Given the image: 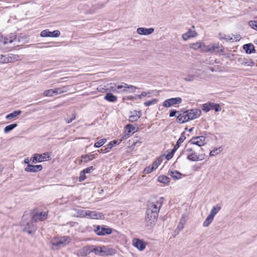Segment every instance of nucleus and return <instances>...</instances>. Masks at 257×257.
I'll list each match as a JSON object with an SVG mask.
<instances>
[{
	"instance_id": "obj_1",
	"label": "nucleus",
	"mask_w": 257,
	"mask_h": 257,
	"mask_svg": "<svg viewBox=\"0 0 257 257\" xmlns=\"http://www.w3.org/2000/svg\"><path fill=\"white\" fill-rule=\"evenodd\" d=\"M190 48L194 50H197L198 49H200L202 52H206L213 53L216 52L223 51L222 49H220L221 46L218 43L211 44L209 45H205L204 43L201 42H197L196 43H191L190 45Z\"/></svg>"
},
{
	"instance_id": "obj_2",
	"label": "nucleus",
	"mask_w": 257,
	"mask_h": 257,
	"mask_svg": "<svg viewBox=\"0 0 257 257\" xmlns=\"http://www.w3.org/2000/svg\"><path fill=\"white\" fill-rule=\"evenodd\" d=\"M187 159L191 161L197 162L205 159L206 155L204 153L197 154L196 149L194 148H187L185 151Z\"/></svg>"
},
{
	"instance_id": "obj_3",
	"label": "nucleus",
	"mask_w": 257,
	"mask_h": 257,
	"mask_svg": "<svg viewBox=\"0 0 257 257\" xmlns=\"http://www.w3.org/2000/svg\"><path fill=\"white\" fill-rule=\"evenodd\" d=\"M163 202L164 198L159 197L155 200L148 202L146 211L159 215L160 210L163 204Z\"/></svg>"
},
{
	"instance_id": "obj_4",
	"label": "nucleus",
	"mask_w": 257,
	"mask_h": 257,
	"mask_svg": "<svg viewBox=\"0 0 257 257\" xmlns=\"http://www.w3.org/2000/svg\"><path fill=\"white\" fill-rule=\"evenodd\" d=\"M71 241V238L67 236L55 237L51 241V243L56 249L64 247Z\"/></svg>"
},
{
	"instance_id": "obj_5",
	"label": "nucleus",
	"mask_w": 257,
	"mask_h": 257,
	"mask_svg": "<svg viewBox=\"0 0 257 257\" xmlns=\"http://www.w3.org/2000/svg\"><path fill=\"white\" fill-rule=\"evenodd\" d=\"M116 250L108 246H98L95 247L94 254L99 256H109L114 255Z\"/></svg>"
},
{
	"instance_id": "obj_6",
	"label": "nucleus",
	"mask_w": 257,
	"mask_h": 257,
	"mask_svg": "<svg viewBox=\"0 0 257 257\" xmlns=\"http://www.w3.org/2000/svg\"><path fill=\"white\" fill-rule=\"evenodd\" d=\"M32 215L31 213H25L22 217V225L24 226L23 230L28 234L32 232Z\"/></svg>"
},
{
	"instance_id": "obj_7",
	"label": "nucleus",
	"mask_w": 257,
	"mask_h": 257,
	"mask_svg": "<svg viewBox=\"0 0 257 257\" xmlns=\"http://www.w3.org/2000/svg\"><path fill=\"white\" fill-rule=\"evenodd\" d=\"M145 223L146 226L151 228L156 223L158 218V214L148 212L146 211Z\"/></svg>"
},
{
	"instance_id": "obj_8",
	"label": "nucleus",
	"mask_w": 257,
	"mask_h": 257,
	"mask_svg": "<svg viewBox=\"0 0 257 257\" xmlns=\"http://www.w3.org/2000/svg\"><path fill=\"white\" fill-rule=\"evenodd\" d=\"M137 89V87L132 85H129L125 83H121L120 84H118L117 89L118 93H130L135 92L136 90Z\"/></svg>"
},
{
	"instance_id": "obj_9",
	"label": "nucleus",
	"mask_w": 257,
	"mask_h": 257,
	"mask_svg": "<svg viewBox=\"0 0 257 257\" xmlns=\"http://www.w3.org/2000/svg\"><path fill=\"white\" fill-rule=\"evenodd\" d=\"M18 41H19V39L14 35L9 38L2 36L0 37V48L6 45L12 43H14L15 46H17V42Z\"/></svg>"
},
{
	"instance_id": "obj_10",
	"label": "nucleus",
	"mask_w": 257,
	"mask_h": 257,
	"mask_svg": "<svg viewBox=\"0 0 257 257\" xmlns=\"http://www.w3.org/2000/svg\"><path fill=\"white\" fill-rule=\"evenodd\" d=\"M50 154L48 152L42 154H35L33 155V164L46 161L50 160Z\"/></svg>"
},
{
	"instance_id": "obj_11",
	"label": "nucleus",
	"mask_w": 257,
	"mask_h": 257,
	"mask_svg": "<svg viewBox=\"0 0 257 257\" xmlns=\"http://www.w3.org/2000/svg\"><path fill=\"white\" fill-rule=\"evenodd\" d=\"M94 231L98 235L103 236L106 234H110L112 230L110 228H105L104 226L97 225L94 229Z\"/></svg>"
},
{
	"instance_id": "obj_12",
	"label": "nucleus",
	"mask_w": 257,
	"mask_h": 257,
	"mask_svg": "<svg viewBox=\"0 0 257 257\" xmlns=\"http://www.w3.org/2000/svg\"><path fill=\"white\" fill-rule=\"evenodd\" d=\"M188 113L187 119L189 120L195 119L201 115V111L199 109H192L186 111Z\"/></svg>"
},
{
	"instance_id": "obj_13",
	"label": "nucleus",
	"mask_w": 257,
	"mask_h": 257,
	"mask_svg": "<svg viewBox=\"0 0 257 257\" xmlns=\"http://www.w3.org/2000/svg\"><path fill=\"white\" fill-rule=\"evenodd\" d=\"M182 102L181 97H175L165 100L163 102V106L165 107H169L172 105L179 104Z\"/></svg>"
},
{
	"instance_id": "obj_14",
	"label": "nucleus",
	"mask_w": 257,
	"mask_h": 257,
	"mask_svg": "<svg viewBox=\"0 0 257 257\" xmlns=\"http://www.w3.org/2000/svg\"><path fill=\"white\" fill-rule=\"evenodd\" d=\"M189 143L192 145L202 147L206 144L205 137L204 136L193 137L190 140Z\"/></svg>"
},
{
	"instance_id": "obj_15",
	"label": "nucleus",
	"mask_w": 257,
	"mask_h": 257,
	"mask_svg": "<svg viewBox=\"0 0 257 257\" xmlns=\"http://www.w3.org/2000/svg\"><path fill=\"white\" fill-rule=\"evenodd\" d=\"M202 109L206 112L213 109L215 110V111H219L221 110V108L218 104L209 103L208 104L205 103L203 104Z\"/></svg>"
},
{
	"instance_id": "obj_16",
	"label": "nucleus",
	"mask_w": 257,
	"mask_h": 257,
	"mask_svg": "<svg viewBox=\"0 0 257 257\" xmlns=\"http://www.w3.org/2000/svg\"><path fill=\"white\" fill-rule=\"evenodd\" d=\"M60 35V32L58 30H55L53 32H50L46 29L41 32L40 36L42 37H58Z\"/></svg>"
},
{
	"instance_id": "obj_17",
	"label": "nucleus",
	"mask_w": 257,
	"mask_h": 257,
	"mask_svg": "<svg viewBox=\"0 0 257 257\" xmlns=\"http://www.w3.org/2000/svg\"><path fill=\"white\" fill-rule=\"evenodd\" d=\"M84 213L86 215V218L89 219H101L103 217L102 213L95 211L87 210V212Z\"/></svg>"
},
{
	"instance_id": "obj_18",
	"label": "nucleus",
	"mask_w": 257,
	"mask_h": 257,
	"mask_svg": "<svg viewBox=\"0 0 257 257\" xmlns=\"http://www.w3.org/2000/svg\"><path fill=\"white\" fill-rule=\"evenodd\" d=\"M47 217V213L46 212H40L33 210V221L39 220L43 221L46 219Z\"/></svg>"
},
{
	"instance_id": "obj_19",
	"label": "nucleus",
	"mask_w": 257,
	"mask_h": 257,
	"mask_svg": "<svg viewBox=\"0 0 257 257\" xmlns=\"http://www.w3.org/2000/svg\"><path fill=\"white\" fill-rule=\"evenodd\" d=\"M133 244L140 251L144 250L146 246V243L143 240L137 238L133 239Z\"/></svg>"
},
{
	"instance_id": "obj_20",
	"label": "nucleus",
	"mask_w": 257,
	"mask_h": 257,
	"mask_svg": "<svg viewBox=\"0 0 257 257\" xmlns=\"http://www.w3.org/2000/svg\"><path fill=\"white\" fill-rule=\"evenodd\" d=\"M124 134L122 137V140L126 139L130 136L131 133L133 134L136 131V127L130 124H127L125 127Z\"/></svg>"
},
{
	"instance_id": "obj_21",
	"label": "nucleus",
	"mask_w": 257,
	"mask_h": 257,
	"mask_svg": "<svg viewBox=\"0 0 257 257\" xmlns=\"http://www.w3.org/2000/svg\"><path fill=\"white\" fill-rule=\"evenodd\" d=\"M137 32L140 35H149L154 32V29L153 28H145L140 27L137 29Z\"/></svg>"
},
{
	"instance_id": "obj_22",
	"label": "nucleus",
	"mask_w": 257,
	"mask_h": 257,
	"mask_svg": "<svg viewBox=\"0 0 257 257\" xmlns=\"http://www.w3.org/2000/svg\"><path fill=\"white\" fill-rule=\"evenodd\" d=\"M95 247L92 245L86 246L84 247L81 251L82 255L86 256L91 252L94 253Z\"/></svg>"
},
{
	"instance_id": "obj_23",
	"label": "nucleus",
	"mask_w": 257,
	"mask_h": 257,
	"mask_svg": "<svg viewBox=\"0 0 257 257\" xmlns=\"http://www.w3.org/2000/svg\"><path fill=\"white\" fill-rule=\"evenodd\" d=\"M141 113L140 111H134L131 112V114L129 116L128 120L133 122L137 121L141 117Z\"/></svg>"
},
{
	"instance_id": "obj_24",
	"label": "nucleus",
	"mask_w": 257,
	"mask_h": 257,
	"mask_svg": "<svg viewBox=\"0 0 257 257\" xmlns=\"http://www.w3.org/2000/svg\"><path fill=\"white\" fill-rule=\"evenodd\" d=\"M19 57L17 55L10 54L5 55V63L14 62L19 60Z\"/></svg>"
},
{
	"instance_id": "obj_25",
	"label": "nucleus",
	"mask_w": 257,
	"mask_h": 257,
	"mask_svg": "<svg viewBox=\"0 0 257 257\" xmlns=\"http://www.w3.org/2000/svg\"><path fill=\"white\" fill-rule=\"evenodd\" d=\"M197 35V34L195 31L189 30L187 32L183 34L182 37L183 40L187 41L189 38L195 37Z\"/></svg>"
},
{
	"instance_id": "obj_26",
	"label": "nucleus",
	"mask_w": 257,
	"mask_h": 257,
	"mask_svg": "<svg viewBox=\"0 0 257 257\" xmlns=\"http://www.w3.org/2000/svg\"><path fill=\"white\" fill-rule=\"evenodd\" d=\"M238 61L241 65L244 66H252L254 65V62L250 59L244 58H240Z\"/></svg>"
},
{
	"instance_id": "obj_27",
	"label": "nucleus",
	"mask_w": 257,
	"mask_h": 257,
	"mask_svg": "<svg viewBox=\"0 0 257 257\" xmlns=\"http://www.w3.org/2000/svg\"><path fill=\"white\" fill-rule=\"evenodd\" d=\"M188 113L184 111L177 116V121L180 123H183L188 121L187 117Z\"/></svg>"
},
{
	"instance_id": "obj_28",
	"label": "nucleus",
	"mask_w": 257,
	"mask_h": 257,
	"mask_svg": "<svg viewBox=\"0 0 257 257\" xmlns=\"http://www.w3.org/2000/svg\"><path fill=\"white\" fill-rule=\"evenodd\" d=\"M97 154H90V155H82L81 156V158L84 159L83 161L82 160H80V163L84 162V163H87L89 162V161H91L93 159H95L96 157Z\"/></svg>"
},
{
	"instance_id": "obj_29",
	"label": "nucleus",
	"mask_w": 257,
	"mask_h": 257,
	"mask_svg": "<svg viewBox=\"0 0 257 257\" xmlns=\"http://www.w3.org/2000/svg\"><path fill=\"white\" fill-rule=\"evenodd\" d=\"M243 49L247 54H251L255 51L254 46L251 44H245L243 46Z\"/></svg>"
},
{
	"instance_id": "obj_30",
	"label": "nucleus",
	"mask_w": 257,
	"mask_h": 257,
	"mask_svg": "<svg viewBox=\"0 0 257 257\" xmlns=\"http://www.w3.org/2000/svg\"><path fill=\"white\" fill-rule=\"evenodd\" d=\"M104 99L107 101L114 102L117 100V97L111 93H107L104 96Z\"/></svg>"
},
{
	"instance_id": "obj_31",
	"label": "nucleus",
	"mask_w": 257,
	"mask_h": 257,
	"mask_svg": "<svg viewBox=\"0 0 257 257\" xmlns=\"http://www.w3.org/2000/svg\"><path fill=\"white\" fill-rule=\"evenodd\" d=\"M220 209L221 207L219 205L214 206L211 209L209 215L213 217H214L215 215L217 214V213L220 211Z\"/></svg>"
},
{
	"instance_id": "obj_32",
	"label": "nucleus",
	"mask_w": 257,
	"mask_h": 257,
	"mask_svg": "<svg viewBox=\"0 0 257 257\" xmlns=\"http://www.w3.org/2000/svg\"><path fill=\"white\" fill-rule=\"evenodd\" d=\"M21 110H16L13 112L6 115V118L7 119H12L14 118L17 117L21 113Z\"/></svg>"
},
{
	"instance_id": "obj_33",
	"label": "nucleus",
	"mask_w": 257,
	"mask_h": 257,
	"mask_svg": "<svg viewBox=\"0 0 257 257\" xmlns=\"http://www.w3.org/2000/svg\"><path fill=\"white\" fill-rule=\"evenodd\" d=\"M186 139V137L185 136V133H182L180 137L178 139V141L177 142L176 144L174 146V149L175 150H177V149L179 147L180 145L184 141V140Z\"/></svg>"
},
{
	"instance_id": "obj_34",
	"label": "nucleus",
	"mask_w": 257,
	"mask_h": 257,
	"mask_svg": "<svg viewBox=\"0 0 257 257\" xmlns=\"http://www.w3.org/2000/svg\"><path fill=\"white\" fill-rule=\"evenodd\" d=\"M214 219V217L208 215V216L205 219V221L203 223V226L204 227H208L209 226L211 222L213 221Z\"/></svg>"
},
{
	"instance_id": "obj_35",
	"label": "nucleus",
	"mask_w": 257,
	"mask_h": 257,
	"mask_svg": "<svg viewBox=\"0 0 257 257\" xmlns=\"http://www.w3.org/2000/svg\"><path fill=\"white\" fill-rule=\"evenodd\" d=\"M186 223V220L185 217L182 216L180 220L179 223L178 225L177 229L179 230V231L182 230L185 224Z\"/></svg>"
},
{
	"instance_id": "obj_36",
	"label": "nucleus",
	"mask_w": 257,
	"mask_h": 257,
	"mask_svg": "<svg viewBox=\"0 0 257 257\" xmlns=\"http://www.w3.org/2000/svg\"><path fill=\"white\" fill-rule=\"evenodd\" d=\"M54 90L55 95H57L67 92L68 91V87L67 86H63L61 88H56L54 89Z\"/></svg>"
},
{
	"instance_id": "obj_37",
	"label": "nucleus",
	"mask_w": 257,
	"mask_h": 257,
	"mask_svg": "<svg viewBox=\"0 0 257 257\" xmlns=\"http://www.w3.org/2000/svg\"><path fill=\"white\" fill-rule=\"evenodd\" d=\"M158 181L162 183L167 184L170 181V179L167 176L165 175H162L159 176Z\"/></svg>"
},
{
	"instance_id": "obj_38",
	"label": "nucleus",
	"mask_w": 257,
	"mask_h": 257,
	"mask_svg": "<svg viewBox=\"0 0 257 257\" xmlns=\"http://www.w3.org/2000/svg\"><path fill=\"white\" fill-rule=\"evenodd\" d=\"M17 126V124L16 123H13L7 125L4 128V132L5 133H8L13 130L14 128H15Z\"/></svg>"
},
{
	"instance_id": "obj_39",
	"label": "nucleus",
	"mask_w": 257,
	"mask_h": 257,
	"mask_svg": "<svg viewBox=\"0 0 257 257\" xmlns=\"http://www.w3.org/2000/svg\"><path fill=\"white\" fill-rule=\"evenodd\" d=\"M170 175L175 179H180L182 177V174L178 171H171Z\"/></svg>"
},
{
	"instance_id": "obj_40",
	"label": "nucleus",
	"mask_w": 257,
	"mask_h": 257,
	"mask_svg": "<svg viewBox=\"0 0 257 257\" xmlns=\"http://www.w3.org/2000/svg\"><path fill=\"white\" fill-rule=\"evenodd\" d=\"M107 140L105 138L102 139L99 141H97L94 144V147L95 148H99L102 146L106 142Z\"/></svg>"
},
{
	"instance_id": "obj_41",
	"label": "nucleus",
	"mask_w": 257,
	"mask_h": 257,
	"mask_svg": "<svg viewBox=\"0 0 257 257\" xmlns=\"http://www.w3.org/2000/svg\"><path fill=\"white\" fill-rule=\"evenodd\" d=\"M121 140H120L119 141H117L116 140H113L112 141H111L109 142L107 145V147L108 149L110 151V150L112 149V148L116 144H119L121 142Z\"/></svg>"
},
{
	"instance_id": "obj_42",
	"label": "nucleus",
	"mask_w": 257,
	"mask_h": 257,
	"mask_svg": "<svg viewBox=\"0 0 257 257\" xmlns=\"http://www.w3.org/2000/svg\"><path fill=\"white\" fill-rule=\"evenodd\" d=\"M44 95L46 96H53L55 95L54 89H51L45 90L44 92Z\"/></svg>"
},
{
	"instance_id": "obj_43",
	"label": "nucleus",
	"mask_w": 257,
	"mask_h": 257,
	"mask_svg": "<svg viewBox=\"0 0 257 257\" xmlns=\"http://www.w3.org/2000/svg\"><path fill=\"white\" fill-rule=\"evenodd\" d=\"M222 151V149L221 148H218L212 150L209 154V156H214L219 153H220Z\"/></svg>"
},
{
	"instance_id": "obj_44",
	"label": "nucleus",
	"mask_w": 257,
	"mask_h": 257,
	"mask_svg": "<svg viewBox=\"0 0 257 257\" xmlns=\"http://www.w3.org/2000/svg\"><path fill=\"white\" fill-rule=\"evenodd\" d=\"M161 162L162 160L160 158H158L153 162L151 166L154 170H156L160 165Z\"/></svg>"
},
{
	"instance_id": "obj_45",
	"label": "nucleus",
	"mask_w": 257,
	"mask_h": 257,
	"mask_svg": "<svg viewBox=\"0 0 257 257\" xmlns=\"http://www.w3.org/2000/svg\"><path fill=\"white\" fill-rule=\"evenodd\" d=\"M117 86L118 84L116 83H110L109 89L111 91H113V92L118 93V89H117Z\"/></svg>"
},
{
	"instance_id": "obj_46",
	"label": "nucleus",
	"mask_w": 257,
	"mask_h": 257,
	"mask_svg": "<svg viewBox=\"0 0 257 257\" xmlns=\"http://www.w3.org/2000/svg\"><path fill=\"white\" fill-rule=\"evenodd\" d=\"M158 100L157 99L153 98L151 100H149V101H146L145 102H144V105L147 106H150L151 105L156 104L158 102Z\"/></svg>"
},
{
	"instance_id": "obj_47",
	"label": "nucleus",
	"mask_w": 257,
	"mask_h": 257,
	"mask_svg": "<svg viewBox=\"0 0 257 257\" xmlns=\"http://www.w3.org/2000/svg\"><path fill=\"white\" fill-rule=\"evenodd\" d=\"M29 159H25L24 160V163L28 164V167L25 168V171L31 172H32V165L29 164Z\"/></svg>"
},
{
	"instance_id": "obj_48",
	"label": "nucleus",
	"mask_w": 257,
	"mask_h": 257,
	"mask_svg": "<svg viewBox=\"0 0 257 257\" xmlns=\"http://www.w3.org/2000/svg\"><path fill=\"white\" fill-rule=\"evenodd\" d=\"M151 92H142L140 94H138L136 96L138 98H142L143 97H146L147 96H150V95H151Z\"/></svg>"
},
{
	"instance_id": "obj_49",
	"label": "nucleus",
	"mask_w": 257,
	"mask_h": 257,
	"mask_svg": "<svg viewBox=\"0 0 257 257\" xmlns=\"http://www.w3.org/2000/svg\"><path fill=\"white\" fill-rule=\"evenodd\" d=\"M43 167L41 165H33V172H37L42 170Z\"/></svg>"
},
{
	"instance_id": "obj_50",
	"label": "nucleus",
	"mask_w": 257,
	"mask_h": 257,
	"mask_svg": "<svg viewBox=\"0 0 257 257\" xmlns=\"http://www.w3.org/2000/svg\"><path fill=\"white\" fill-rule=\"evenodd\" d=\"M196 77L195 75H188L187 76L184 78V80L186 81H193L194 80H195Z\"/></svg>"
},
{
	"instance_id": "obj_51",
	"label": "nucleus",
	"mask_w": 257,
	"mask_h": 257,
	"mask_svg": "<svg viewBox=\"0 0 257 257\" xmlns=\"http://www.w3.org/2000/svg\"><path fill=\"white\" fill-rule=\"evenodd\" d=\"M154 170H155L153 167H152V166H149L147 167H146L144 170V173L146 174H150L151 173V172H152Z\"/></svg>"
},
{
	"instance_id": "obj_52",
	"label": "nucleus",
	"mask_w": 257,
	"mask_h": 257,
	"mask_svg": "<svg viewBox=\"0 0 257 257\" xmlns=\"http://www.w3.org/2000/svg\"><path fill=\"white\" fill-rule=\"evenodd\" d=\"M249 25L252 27V28L257 31V19L254 21H251L249 23Z\"/></svg>"
},
{
	"instance_id": "obj_53",
	"label": "nucleus",
	"mask_w": 257,
	"mask_h": 257,
	"mask_svg": "<svg viewBox=\"0 0 257 257\" xmlns=\"http://www.w3.org/2000/svg\"><path fill=\"white\" fill-rule=\"evenodd\" d=\"M176 150H175L174 149H173L172 151L169 153V154H168L166 157V158L168 160H169L170 159H171L173 156V155H174V153H175V152L176 151Z\"/></svg>"
},
{
	"instance_id": "obj_54",
	"label": "nucleus",
	"mask_w": 257,
	"mask_h": 257,
	"mask_svg": "<svg viewBox=\"0 0 257 257\" xmlns=\"http://www.w3.org/2000/svg\"><path fill=\"white\" fill-rule=\"evenodd\" d=\"M94 169H93V167L92 166H90L89 167H88L85 169H84L83 171H82V172L83 173H84L85 174H87V173H90L91 172V171L92 170H93Z\"/></svg>"
},
{
	"instance_id": "obj_55",
	"label": "nucleus",
	"mask_w": 257,
	"mask_h": 257,
	"mask_svg": "<svg viewBox=\"0 0 257 257\" xmlns=\"http://www.w3.org/2000/svg\"><path fill=\"white\" fill-rule=\"evenodd\" d=\"M85 212H87V210H79L78 211V213L79 214L80 217H86V215H85Z\"/></svg>"
},
{
	"instance_id": "obj_56",
	"label": "nucleus",
	"mask_w": 257,
	"mask_h": 257,
	"mask_svg": "<svg viewBox=\"0 0 257 257\" xmlns=\"http://www.w3.org/2000/svg\"><path fill=\"white\" fill-rule=\"evenodd\" d=\"M76 118V115L75 114H73L72 115V117L71 118H65V120L67 122V123H71L73 120H74Z\"/></svg>"
},
{
	"instance_id": "obj_57",
	"label": "nucleus",
	"mask_w": 257,
	"mask_h": 257,
	"mask_svg": "<svg viewBox=\"0 0 257 257\" xmlns=\"http://www.w3.org/2000/svg\"><path fill=\"white\" fill-rule=\"evenodd\" d=\"M86 178L85 174L82 172V171L80 173V176L79 177V181L82 182Z\"/></svg>"
},
{
	"instance_id": "obj_58",
	"label": "nucleus",
	"mask_w": 257,
	"mask_h": 257,
	"mask_svg": "<svg viewBox=\"0 0 257 257\" xmlns=\"http://www.w3.org/2000/svg\"><path fill=\"white\" fill-rule=\"evenodd\" d=\"M110 151L108 149L107 147L106 148H105L104 149H100L99 150H98V152L101 153H108Z\"/></svg>"
},
{
	"instance_id": "obj_59",
	"label": "nucleus",
	"mask_w": 257,
	"mask_h": 257,
	"mask_svg": "<svg viewBox=\"0 0 257 257\" xmlns=\"http://www.w3.org/2000/svg\"><path fill=\"white\" fill-rule=\"evenodd\" d=\"M176 113H179V111L176 110H172L169 114L170 117H173L176 115Z\"/></svg>"
},
{
	"instance_id": "obj_60",
	"label": "nucleus",
	"mask_w": 257,
	"mask_h": 257,
	"mask_svg": "<svg viewBox=\"0 0 257 257\" xmlns=\"http://www.w3.org/2000/svg\"><path fill=\"white\" fill-rule=\"evenodd\" d=\"M0 63H5V55H0Z\"/></svg>"
},
{
	"instance_id": "obj_61",
	"label": "nucleus",
	"mask_w": 257,
	"mask_h": 257,
	"mask_svg": "<svg viewBox=\"0 0 257 257\" xmlns=\"http://www.w3.org/2000/svg\"><path fill=\"white\" fill-rule=\"evenodd\" d=\"M126 99H127L128 100H133V99H135V97L133 96H128L126 97Z\"/></svg>"
},
{
	"instance_id": "obj_62",
	"label": "nucleus",
	"mask_w": 257,
	"mask_h": 257,
	"mask_svg": "<svg viewBox=\"0 0 257 257\" xmlns=\"http://www.w3.org/2000/svg\"><path fill=\"white\" fill-rule=\"evenodd\" d=\"M223 39L226 40H232V38L230 37L229 36H226L225 37L223 38Z\"/></svg>"
},
{
	"instance_id": "obj_63",
	"label": "nucleus",
	"mask_w": 257,
	"mask_h": 257,
	"mask_svg": "<svg viewBox=\"0 0 257 257\" xmlns=\"http://www.w3.org/2000/svg\"><path fill=\"white\" fill-rule=\"evenodd\" d=\"M3 169V167L1 165H0V173L2 171Z\"/></svg>"
},
{
	"instance_id": "obj_64",
	"label": "nucleus",
	"mask_w": 257,
	"mask_h": 257,
	"mask_svg": "<svg viewBox=\"0 0 257 257\" xmlns=\"http://www.w3.org/2000/svg\"><path fill=\"white\" fill-rule=\"evenodd\" d=\"M192 130H193V128H190V129L189 130V131L190 132H192Z\"/></svg>"
}]
</instances>
